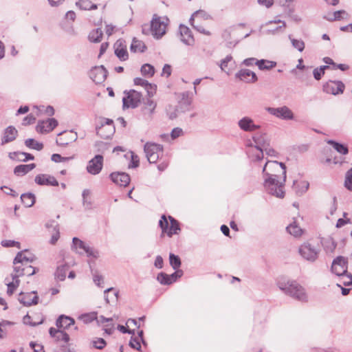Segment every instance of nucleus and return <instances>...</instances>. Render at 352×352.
I'll return each instance as SVG.
<instances>
[{
	"label": "nucleus",
	"mask_w": 352,
	"mask_h": 352,
	"mask_svg": "<svg viewBox=\"0 0 352 352\" xmlns=\"http://www.w3.org/2000/svg\"><path fill=\"white\" fill-rule=\"evenodd\" d=\"M264 187L267 192L278 198H283L284 183L286 180V166L283 162L267 161L263 168Z\"/></svg>",
	"instance_id": "f257e3e1"
},
{
	"label": "nucleus",
	"mask_w": 352,
	"mask_h": 352,
	"mask_svg": "<svg viewBox=\"0 0 352 352\" xmlns=\"http://www.w3.org/2000/svg\"><path fill=\"white\" fill-rule=\"evenodd\" d=\"M278 286L285 294L302 302L308 301L305 288L295 280L278 283Z\"/></svg>",
	"instance_id": "f03ea898"
},
{
	"label": "nucleus",
	"mask_w": 352,
	"mask_h": 352,
	"mask_svg": "<svg viewBox=\"0 0 352 352\" xmlns=\"http://www.w3.org/2000/svg\"><path fill=\"white\" fill-rule=\"evenodd\" d=\"M166 23L164 20H162L160 16L154 14L151 25H142V32L145 35L151 33L155 38L159 39L166 33Z\"/></svg>",
	"instance_id": "7ed1b4c3"
},
{
	"label": "nucleus",
	"mask_w": 352,
	"mask_h": 352,
	"mask_svg": "<svg viewBox=\"0 0 352 352\" xmlns=\"http://www.w3.org/2000/svg\"><path fill=\"white\" fill-rule=\"evenodd\" d=\"M320 248L309 241L303 243L298 248L300 255L306 261L314 262L318 258Z\"/></svg>",
	"instance_id": "20e7f679"
},
{
	"label": "nucleus",
	"mask_w": 352,
	"mask_h": 352,
	"mask_svg": "<svg viewBox=\"0 0 352 352\" xmlns=\"http://www.w3.org/2000/svg\"><path fill=\"white\" fill-rule=\"evenodd\" d=\"M252 141L251 140H248L246 145L252 146L253 143L254 144V147L258 151V153L255 156L256 160L261 161L263 159L262 149L265 146H269L270 140L265 133H257L252 136Z\"/></svg>",
	"instance_id": "39448f33"
},
{
	"label": "nucleus",
	"mask_w": 352,
	"mask_h": 352,
	"mask_svg": "<svg viewBox=\"0 0 352 352\" xmlns=\"http://www.w3.org/2000/svg\"><path fill=\"white\" fill-rule=\"evenodd\" d=\"M125 95L122 98V107L123 109H135L137 108L142 98L141 92L135 89H130L129 91L125 90L124 91Z\"/></svg>",
	"instance_id": "423d86ee"
},
{
	"label": "nucleus",
	"mask_w": 352,
	"mask_h": 352,
	"mask_svg": "<svg viewBox=\"0 0 352 352\" xmlns=\"http://www.w3.org/2000/svg\"><path fill=\"white\" fill-rule=\"evenodd\" d=\"M170 226L168 228V222L166 215L163 214L159 221V226L162 229L163 233H166L167 235L171 237L173 234H177L180 230L179 223L177 220L171 216H168Z\"/></svg>",
	"instance_id": "0eeeda50"
},
{
	"label": "nucleus",
	"mask_w": 352,
	"mask_h": 352,
	"mask_svg": "<svg viewBox=\"0 0 352 352\" xmlns=\"http://www.w3.org/2000/svg\"><path fill=\"white\" fill-rule=\"evenodd\" d=\"M144 151L149 163H156L163 154V146L159 144L146 142L144 144Z\"/></svg>",
	"instance_id": "6e6552de"
},
{
	"label": "nucleus",
	"mask_w": 352,
	"mask_h": 352,
	"mask_svg": "<svg viewBox=\"0 0 352 352\" xmlns=\"http://www.w3.org/2000/svg\"><path fill=\"white\" fill-rule=\"evenodd\" d=\"M331 272L338 276H344L348 272V259L342 256H338L333 260Z\"/></svg>",
	"instance_id": "1a4fd4ad"
},
{
	"label": "nucleus",
	"mask_w": 352,
	"mask_h": 352,
	"mask_svg": "<svg viewBox=\"0 0 352 352\" xmlns=\"http://www.w3.org/2000/svg\"><path fill=\"white\" fill-rule=\"evenodd\" d=\"M114 130L113 121L109 118H102L100 124L96 126V134L104 139L110 138Z\"/></svg>",
	"instance_id": "9d476101"
},
{
	"label": "nucleus",
	"mask_w": 352,
	"mask_h": 352,
	"mask_svg": "<svg viewBox=\"0 0 352 352\" xmlns=\"http://www.w3.org/2000/svg\"><path fill=\"white\" fill-rule=\"evenodd\" d=\"M72 248L75 249L80 254L85 253L88 257L93 256L96 258L98 256L97 252H95L91 248L77 237L73 238Z\"/></svg>",
	"instance_id": "9b49d317"
},
{
	"label": "nucleus",
	"mask_w": 352,
	"mask_h": 352,
	"mask_svg": "<svg viewBox=\"0 0 352 352\" xmlns=\"http://www.w3.org/2000/svg\"><path fill=\"white\" fill-rule=\"evenodd\" d=\"M104 157L102 155H96L88 162L86 167L87 171L93 175L99 174L103 167Z\"/></svg>",
	"instance_id": "f8f14e48"
},
{
	"label": "nucleus",
	"mask_w": 352,
	"mask_h": 352,
	"mask_svg": "<svg viewBox=\"0 0 352 352\" xmlns=\"http://www.w3.org/2000/svg\"><path fill=\"white\" fill-rule=\"evenodd\" d=\"M107 74L108 71L103 65L95 66L89 72L90 78L96 84L103 82L107 78Z\"/></svg>",
	"instance_id": "ddd939ff"
},
{
	"label": "nucleus",
	"mask_w": 352,
	"mask_h": 352,
	"mask_svg": "<svg viewBox=\"0 0 352 352\" xmlns=\"http://www.w3.org/2000/svg\"><path fill=\"white\" fill-rule=\"evenodd\" d=\"M267 111L271 115L282 120H292L294 118L292 111L286 106L278 108L268 107Z\"/></svg>",
	"instance_id": "4468645a"
},
{
	"label": "nucleus",
	"mask_w": 352,
	"mask_h": 352,
	"mask_svg": "<svg viewBox=\"0 0 352 352\" xmlns=\"http://www.w3.org/2000/svg\"><path fill=\"white\" fill-rule=\"evenodd\" d=\"M344 88V84L340 80H330L323 85V91L333 95L342 94Z\"/></svg>",
	"instance_id": "2eb2a0df"
},
{
	"label": "nucleus",
	"mask_w": 352,
	"mask_h": 352,
	"mask_svg": "<svg viewBox=\"0 0 352 352\" xmlns=\"http://www.w3.org/2000/svg\"><path fill=\"white\" fill-rule=\"evenodd\" d=\"M181 100L177 106V110H179L182 113H185L191 109L192 94L190 91H184L181 94Z\"/></svg>",
	"instance_id": "dca6fc26"
},
{
	"label": "nucleus",
	"mask_w": 352,
	"mask_h": 352,
	"mask_svg": "<svg viewBox=\"0 0 352 352\" xmlns=\"http://www.w3.org/2000/svg\"><path fill=\"white\" fill-rule=\"evenodd\" d=\"M58 125V121L55 118H48L45 120H39L36 130L38 133H44L53 131Z\"/></svg>",
	"instance_id": "f3484780"
},
{
	"label": "nucleus",
	"mask_w": 352,
	"mask_h": 352,
	"mask_svg": "<svg viewBox=\"0 0 352 352\" xmlns=\"http://www.w3.org/2000/svg\"><path fill=\"white\" fill-rule=\"evenodd\" d=\"M58 135L60 137L56 140V142L57 145L61 146H66L78 139L77 133L73 131H63L60 133Z\"/></svg>",
	"instance_id": "a211bd4d"
},
{
	"label": "nucleus",
	"mask_w": 352,
	"mask_h": 352,
	"mask_svg": "<svg viewBox=\"0 0 352 352\" xmlns=\"http://www.w3.org/2000/svg\"><path fill=\"white\" fill-rule=\"evenodd\" d=\"M239 129L245 132H253L261 128L259 124H256L254 120L248 117L245 116L238 121Z\"/></svg>",
	"instance_id": "6ab92c4d"
},
{
	"label": "nucleus",
	"mask_w": 352,
	"mask_h": 352,
	"mask_svg": "<svg viewBox=\"0 0 352 352\" xmlns=\"http://www.w3.org/2000/svg\"><path fill=\"white\" fill-rule=\"evenodd\" d=\"M235 77L246 83H254L258 80L256 74L248 69H241L235 74Z\"/></svg>",
	"instance_id": "aec40b11"
},
{
	"label": "nucleus",
	"mask_w": 352,
	"mask_h": 352,
	"mask_svg": "<svg viewBox=\"0 0 352 352\" xmlns=\"http://www.w3.org/2000/svg\"><path fill=\"white\" fill-rule=\"evenodd\" d=\"M115 55L121 60L125 61L129 58V54L126 50V46L124 41L118 40L114 44Z\"/></svg>",
	"instance_id": "412c9836"
},
{
	"label": "nucleus",
	"mask_w": 352,
	"mask_h": 352,
	"mask_svg": "<svg viewBox=\"0 0 352 352\" xmlns=\"http://www.w3.org/2000/svg\"><path fill=\"white\" fill-rule=\"evenodd\" d=\"M156 107L157 104L153 100L146 98L144 100L143 106L141 108V111L144 118L146 120L151 119Z\"/></svg>",
	"instance_id": "4be33fe9"
},
{
	"label": "nucleus",
	"mask_w": 352,
	"mask_h": 352,
	"mask_svg": "<svg viewBox=\"0 0 352 352\" xmlns=\"http://www.w3.org/2000/svg\"><path fill=\"white\" fill-rule=\"evenodd\" d=\"M34 182L40 186H58V182L50 175L39 174L35 177Z\"/></svg>",
	"instance_id": "5701e85b"
},
{
	"label": "nucleus",
	"mask_w": 352,
	"mask_h": 352,
	"mask_svg": "<svg viewBox=\"0 0 352 352\" xmlns=\"http://www.w3.org/2000/svg\"><path fill=\"white\" fill-rule=\"evenodd\" d=\"M109 177L113 183L120 186H126L131 181L129 175L124 172L112 173Z\"/></svg>",
	"instance_id": "b1692460"
},
{
	"label": "nucleus",
	"mask_w": 352,
	"mask_h": 352,
	"mask_svg": "<svg viewBox=\"0 0 352 352\" xmlns=\"http://www.w3.org/2000/svg\"><path fill=\"white\" fill-rule=\"evenodd\" d=\"M32 294H36V292H32L25 294L21 292L19 294V301L25 307L37 305L38 302V296L35 295L33 298H32Z\"/></svg>",
	"instance_id": "393cba45"
},
{
	"label": "nucleus",
	"mask_w": 352,
	"mask_h": 352,
	"mask_svg": "<svg viewBox=\"0 0 352 352\" xmlns=\"http://www.w3.org/2000/svg\"><path fill=\"white\" fill-rule=\"evenodd\" d=\"M179 29L182 42L187 45H193L195 40L189 28L181 24Z\"/></svg>",
	"instance_id": "a878e982"
},
{
	"label": "nucleus",
	"mask_w": 352,
	"mask_h": 352,
	"mask_svg": "<svg viewBox=\"0 0 352 352\" xmlns=\"http://www.w3.org/2000/svg\"><path fill=\"white\" fill-rule=\"evenodd\" d=\"M17 135L18 131L16 128L13 126H8L4 130L3 136L1 139V145H4L14 141L16 138Z\"/></svg>",
	"instance_id": "bb28decb"
},
{
	"label": "nucleus",
	"mask_w": 352,
	"mask_h": 352,
	"mask_svg": "<svg viewBox=\"0 0 352 352\" xmlns=\"http://www.w3.org/2000/svg\"><path fill=\"white\" fill-rule=\"evenodd\" d=\"M35 260V256L30 253L27 255L24 252H19L16 255L13 261V264H21L22 266L27 265L28 263H32Z\"/></svg>",
	"instance_id": "cd10ccee"
},
{
	"label": "nucleus",
	"mask_w": 352,
	"mask_h": 352,
	"mask_svg": "<svg viewBox=\"0 0 352 352\" xmlns=\"http://www.w3.org/2000/svg\"><path fill=\"white\" fill-rule=\"evenodd\" d=\"M75 320L74 318L65 315H60L56 321V325L58 329L63 328L67 329L72 325L74 324Z\"/></svg>",
	"instance_id": "c85d7f7f"
},
{
	"label": "nucleus",
	"mask_w": 352,
	"mask_h": 352,
	"mask_svg": "<svg viewBox=\"0 0 352 352\" xmlns=\"http://www.w3.org/2000/svg\"><path fill=\"white\" fill-rule=\"evenodd\" d=\"M36 167V164H20L14 167V174L18 177L23 176L30 172Z\"/></svg>",
	"instance_id": "c756f323"
},
{
	"label": "nucleus",
	"mask_w": 352,
	"mask_h": 352,
	"mask_svg": "<svg viewBox=\"0 0 352 352\" xmlns=\"http://www.w3.org/2000/svg\"><path fill=\"white\" fill-rule=\"evenodd\" d=\"M146 49L147 47L143 41L138 40L136 38H133L130 46L131 52L133 53L144 52Z\"/></svg>",
	"instance_id": "7c9ffc66"
},
{
	"label": "nucleus",
	"mask_w": 352,
	"mask_h": 352,
	"mask_svg": "<svg viewBox=\"0 0 352 352\" xmlns=\"http://www.w3.org/2000/svg\"><path fill=\"white\" fill-rule=\"evenodd\" d=\"M329 144L332 146V147L339 153L342 155H346L349 153L348 146L344 144L338 142L335 140H330L327 142Z\"/></svg>",
	"instance_id": "2f4dec72"
},
{
	"label": "nucleus",
	"mask_w": 352,
	"mask_h": 352,
	"mask_svg": "<svg viewBox=\"0 0 352 352\" xmlns=\"http://www.w3.org/2000/svg\"><path fill=\"white\" fill-rule=\"evenodd\" d=\"M69 269L67 264H63L57 267L54 273V277L56 280L63 281L66 278V273Z\"/></svg>",
	"instance_id": "473e14b6"
},
{
	"label": "nucleus",
	"mask_w": 352,
	"mask_h": 352,
	"mask_svg": "<svg viewBox=\"0 0 352 352\" xmlns=\"http://www.w3.org/2000/svg\"><path fill=\"white\" fill-rule=\"evenodd\" d=\"M21 200L25 207L32 206L36 201V197L32 192L23 193L21 195Z\"/></svg>",
	"instance_id": "72a5a7b5"
},
{
	"label": "nucleus",
	"mask_w": 352,
	"mask_h": 352,
	"mask_svg": "<svg viewBox=\"0 0 352 352\" xmlns=\"http://www.w3.org/2000/svg\"><path fill=\"white\" fill-rule=\"evenodd\" d=\"M309 184L306 181H301L298 182L297 181H294L293 183V188L295 190L297 194H302L305 193L309 188Z\"/></svg>",
	"instance_id": "f704fd0d"
},
{
	"label": "nucleus",
	"mask_w": 352,
	"mask_h": 352,
	"mask_svg": "<svg viewBox=\"0 0 352 352\" xmlns=\"http://www.w3.org/2000/svg\"><path fill=\"white\" fill-rule=\"evenodd\" d=\"M286 230L288 233L295 237L300 236L303 232L302 230L296 224V221L287 226Z\"/></svg>",
	"instance_id": "c9c22d12"
},
{
	"label": "nucleus",
	"mask_w": 352,
	"mask_h": 352,
	"mask_svg": "<svg viewBox=\"0 0 352 352\" xmlns=\"http://www.w3.org/2000/svg\"><path fill=\"white\" fill-rule=\"evenodd\" d=\"M276 62L261 59L257 62V66L260 70H270L276 66Z\"/></svg>",
	"instance_id": "e433bc0d"
},
{
	"label": "nucleus",
	"mask_w": 352,
	"mask_h": 352,
	"mask_svg": "<svg viewBox=\"0 0 352 352\" xmlns=\"http://www.w3.org/2000/svg\"><path fill=\"white\" fill-rule=\"evenodd\" d=\"M76 4L80 9L85 10H92L98 8V6L92 3L90 0H78Z\"/></svg>",
	"instance_id": "4c0bfd02"
},
{
	"label": "nucleus",
	"mask_w": 352,
	"mask_h": 352,
	"mask_svg": "<svg viewBox=\"0 0 352 352\" xmlns=\"http://www.w3.org/2000/svg\"><path fill=\"white\" fill-rule=\"evenodd\" d=\"M102 34L103 33L101 28H98L91 31L88 38L90 42L99 43L102 39Z\"/></svg>",
	"instance_id": "58836bf2"
},
{
	"label": "nucleus",
	"mask_w": 352,
	"mask_h": 352,
	"mask_svg": "<svg viewBox=\"0 0 352 352\" xmlns=\"http://www.w3.org/2000/svg\"><path fill=\"white\" fill-rule=\"evenodd\" d=\"M140 72L142 76L151 78L155 74V68L153 65L146 63L141 67Z\"/></svg>",
	"instance_id": "ea45409f"
},
{
	"label": "nucleus",
	"mask_w": 352,
	"mask_h": 352,
	"mask_svg": "<svg viewBox=\"0 0 352 352\" xmlns=\"http://www.w3.org/2000/svg\"><path fill=\"white\" fill-rule=\"evenodd\" d=\"M25 145L32 149L36 151H41L43 148V144L41 142L36 141L33 138H28L25 141Z\"/></svg>",
	"instance_id": "a19ab883"
},
{
	"label": "nucleus",
	"mask_w": 352,
	"mask_h": 352,
	"mask_svg": "<svg viewBox=\"0 0 352 352\" xmlns=\"http://www.w3.org/2000/svg\"><path fill=\"white\" fill-rule=\"evenodd\" d=\"M231 31L232 28H229L222 32V38L227 41L226 45L228 47H233L239 43V41H236L234 42L229 41L231 38Z\"/></svg>",
	"instance_id": "79ce46f5"
},
{
	"label": "nucleus",
	"mask_w": 352,
	"mask_h": 352,
	"mask_svg": "<svg viewBox=\"0 0 352 352\" xmlns=\"http://www.w3.org/2000/svg\"><path fill=\"white\" fill-rule=\"evenodd\" d=\"M169 262L170 266L173 270H177L182 265V261L179 256L170 253L169 254Z\"/></svg>",
	"instance_id": "37998d69"
},
{
	"label": "nucleus",
	"mask_w": 352,
	"mask_h": 352,
	"mask_svg": "<svg viewBox=\"0 0 352 352\" xmlns=\"http://www.w3.org/2000/svg\"><path fill=\"white\" fill-rule=\"evenodd\" d=\"M348 16L349 14L345 10H340L333 12V18H329V21H341L347 19Z\"/></svg>",
	"instance_id": "c03bdc74"
},
{
	"label": "nucleus",
	"mask_w": 352,
	"mask_h": 352,
	"mask_svg": "<svg viewBox=\"0 0 352 352\" xmlns=\"http://www.w3.org/2000/svg\"><path fill=\"white\" fill-rule=\"evenodd\" d=\"M157 280L163 285H169L172 284L170 276L164 272H160L157 274Z\"/></svg>",
	"instance_id": "a18cd8bd"
},
{
	"label": "nucleus",
	"mask_w": 352,
	"mask_h": 352,
	"mask_svg": "<svg viewBox=\"0 0 352 352\" xmlns=\"http://www.w3.org/2000/svg\"><path fill=\"white\" fill-rule=\"evenodd\" d=\"M329 67L328 65H322L319 67L315 68L313 71V75L314 78L316 80H319L322 78V76L324 74V71L329 69Z\"/></svg>",
	"instance_id": "49530a36"
},
{
	"label": "nucleus",
	"mask_w": 352,
	"mask_h": 352,
	"mask_svg": "<svg viewBox=\"0 0 352 352\" xmlns=\"http://www.w3.org/2000/svg\"><path fill=\"white\" fill-rule=\"evenodd\" d=\"M289 38L291 41L292 46L296 48L299 52H302L305 49V43L302 40L300 39H296L294 38H292L291 36H289Z\"/></svg>",
	"instance_id": "de8ad7c7"
},
{
	"label": "nucleus",
	"mask_w": 352,
	"mask_h": 352,
	"mask_svg": "<svg viewBox=\"0 0 352 352\" xmlns=\"http://www.w3.org/2000/svg\"><path fill=\"white\" fill-rule=\"evenodd\" d=\"M22 155L25 157V159L21 160V161L24 162L29 161V160H33L34 159V157L33 155L28 153L21 152V151H15V152L10 153L9 157L11 160H16L14 157H12V155Z\"/></svg>",
	"instance_id": "09e8293b"
},
{
	"label": "nucleus",
	"mask_w": 352,
	"mask_h": 352,
	"mask_svg": "<svg viewBox=\"0 0 352 352\" xmlns=\"http://www.w3.org/2000/svg\"><path fill=\"white\" fill-rule=\"evenodd\" d=\"M344 186L349 190L352 191V168L349 169L345 174Z\"/></svg>",
	"instance_id": "8fccbe9b"
},
{
	"label": "nucleus",
	"mask_w": 352,
	"mask_h": 352,
	"mask_svg": "<svg viewBox=\"0 0 352 352\" xmlns=\"http://www.w3.org/2000/svg\"><path fill=\"white\" fill-rule=\"evenodd\" d=\"M52 227L53 228V233L52 234L50 243L52 245H54L60 237V232L58 223H56L54 226H52Z\"/></svg>",
	"instance_id": "3c124183"
},
{
	"label": "nucleus",
	"mask_w": 352,
	"mask_h": 352,
	"mask_svg": "<svg viewBox=\"0 0 352 352\" xmlns=\"http://www.w3.org/2000/svg\"><path fill=\"white\" fill-rule=\"evenodd\" d=\"M38 271V268L32 267V265H23V272H21V276H31L36 274Z\"/></svg>",
	"instance_id": "603ef678"
},
{
	"label": "nucleus",
	"mask_w": 352,
	"mask_h": 352,
	"mask_svg": "<svg viewBox=\"0 0 352 352\" xmlns=\"http://www.w3.org/2000/svg\"><path fill=\"white\" fill-rule=\"evenodd\" d=\"M129 345L131 348L136 349L138 351L141 350V344L139 338L136 336H131Z\"/></svg>",
	"instance_id": "864d4df0"
},
{
	"label": "nucleus",
	"mask_w": 352,
	"mask_h": 352,
	"mask_svg": "<svg viewBox=\"0 0 352 352\" xmlns=\"http://www.w3.org/2000/svg\"><path fill=\"white\" fill-rule=\"evenodd\" d=\"M91 343L94 348L100 350L103 349L107 345L106 341L102 338H98L96 340H94Z\"/></svg>",
	"instance_id": "5fc2aeb1"
},
{
	"label": "nucleus",
	"mask_w": 352,
	"mask_h": 352,
	"mask_svg": "<svg viewBox=\"0 0 352 352\" xmlns=\"http://www.w3.org/2000/svg\"><path fill=\"white\" fill-rule=\"evenodd\" d=\"M144 88L147 92V96L148 97V98H151L156 92L157 85L155 84L150 83L148 81L146 85L144 87Z\"/></svg>",
	"instance_id": "6e6d98bb"
},
{
	"label": "nucleus",
	"mask_w": 352,
	"mask_h": 352,
	"mask_svg": "<svg viewBox=\"0 0 352 352\" xmlns=\"http://www.w3.org/2000/svg\"><path fill=\"white\" fill-rule=\"evenodd\" d=\"M113 292V295L115 297L116 300H118V294H119V292L118 291L115 290L113 287H110V288H108V289H105L104 291V298L106 302L108 303V304L110 302L109 294L110 292Z\"/></svg>",
	"instance_id": "4d7b16f0"
},
{
	"label": "nucleus",
	"mask_w": 352,
	"mask_h": 352,
	"mask_svg": "<svg viewBox=\"0 0 352 352\" xmlns=\"http://www.w3.org/2000/svg\"><path fill=\"white\" fill-rule=\"evenodd\" d=\"M131 160L129 164V168H135L140 165V160L137 155H135L133 152H131Z\"/></svg>",
	"instance_id": "13d9d810"
},
{
	"label": "nucleus",
	"mask_w": 352,
	"mask_h": 352,
	"mask_svg": "<svg viewBox=\"0 0 352 352\" xmlns=\"http://www.w3.org/2000/svg\"><path fill=\"white\" fill-rule=\"evenodd\" d=\"M341 283L344 286H349L352 285V274L347 272L346 274L341 276Z\"/></svg>",
	"instance_id": "bf43d9fd"
},
{
	"label": "nucleus",
	"mask_w": 352,
	"mask_h": 352,
	"mask_svg": "<svg viewBox=\"0 0 352 352\" xmlns=\"http://www.w3.org/2000/svg\"><path fill=\"white\" fill-rule=\"evenodd\" d=\"M1 245L6 248L17 247L20 248V243L13 240H3L1 241Z\"/></svg>",
	"instance_id": "052dcab7"
},
{
	"label": "nucleus",
	"mask_w": 352,
	"mask_h": 352,
	"mask_svg": "<svg viewBox=\"0 0 352 352\" xmlns=\"http://www.w3.org/2000/svg\"><path fill=\"white\" fill-rule=\"evenodd\" d=\"M175 272H174L173 274H171L170 276V279L173 283H175L177 281V280L182 277L184 274V272L182 270L177 269L175 270Z\"/></svg>",
	"instance_id": "680f3d73"
},
{
	"label": "nucleus",
	"mask_w": 352,
	"mask_h": 352,
	"mask_svg": "<svg viewBox=\"0 0 352 352\" xmlns=\"http://www.w3.org/2000/svg\"><path fill=\"white\" fill-rule=\"evenodd\" d=\"M35 120L36 118L34 116L30 113L23 118L22 124L24 126L32 124L34 123Z\"/></svg>",
	"instance_id": "e2e57ef3"
},
{
	"label": "nucleus",
	"mask_w": 352,
	"mask_h": 352,
	"mask_svg": "<svg viewBox=\"0 0 352 352\" xmlns=\"http://www.w3.org/2000/svg\"><path fill=\"white\" fill-rule=\"evenodd\" d=\"M262 154L263 155V153L265 152L266 153V155H269V156H276L277 153L276 151L270 147V144H269V146H265L263 149H262Z\"/></svg>",
	"instance_id": "0e129e2a"
},
{
	"label": "nucleus",
	"mask_w": 352,
	"mask_h": 352,
	"mask_svg": "<svg viewBox=\"0 0 352 352\" xmlns=\"http://www.w3.org/2000/svg\"><path fill=\"white\" fill-rule=\"evenodd\" d=\"M31 319H32L31 316H29V314H26L23 318V322L25 324H29L30 326H32V327H35V326L40 324L43 322L42 321H41L39 322H32L31 321Z\"/></svg>",
	"instance_id": "69168bd1"
},
{
	"label": "nucleus",
	"mask_w": 352,
	"mask_h": 352,
	"mask_svg": "<svg viewBox=\"0 0 352 352\" xmlns=\"http://www.w3.org/2000/svg\"><path fill=\"white\" fill-rule=\"evenodd\" d=\"M182 133H183V131L181 128H179V127L174 128L170 133L171 138L173 140H175V139L179 138L180 135H182Z\"/></svg>",
	"instance_id": "338daca9"
},
{
	"label": "nucleus",
	"mask_w": 352,
	"mask_h": 352,
	"mask_svg": "<svg viewBox=\"0 0 352 352\" xmlns=\"http://www.w3.org/2000/svg\"><path fill=\"white\" fill-rule=\"evenodd\" d=\"M94 283L99 287H102L103 277L100 274H94L93 277Z\"/></svg>",
	"instance_id": "774afa93"
}]
</instances>
